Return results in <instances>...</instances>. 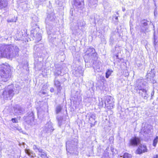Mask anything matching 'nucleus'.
Returning <instances> with one entry per match:
<instances>
[{"label":"nucleus","mask_w":158,"mask_h":158,"mask_svg":"<svg viewBox=\"0 0 158 158\" xmlns=\"http://www.w3.org/2000/svg\"><path fill=\"white\" fill-rule=\"evenodd\" d=\"M19 49L15 46L11 45H0V57H3L8 59L18 57L19 55Z\"/></svg>","instance_id":"obj_1"},{"label":"nucleus","mask_w":158,"mask_h":158,"mask_svg":"<svg viewBox=\"0 0 158 158\" xmlns=\"http://www.w3.org/2000/svg\"><path fill=\"white\" fill-rule=\"evenodd\" d=\"M60 65L56 66L53 71L55 78L54 80V85L56 87L57 94L60 93L62 89L61 84L62 81L64 82L66 79L61 75V68Z\"/></svg>","instance_id":"obj_2"},{"label":"nucleus","mask_w":158,"mask_h":158,"mask_svg":"<svg viewBox=\"0 0 158 158\" xmlns=\"http://www.w3.org/2000/svg\"><path fill=\"white\" fill-rule=\"evenodd\" d=\"M134 90L139 96L144 99H147L149 97L146 90L145 83L142 79H138L136 81Z\"/></svg>","instance_id":"obj_3"},{"label":"nucleus","mask_w":158,"mask_h":158,"mask_svg":"<svg viewBox=\"0 0 158 158\" xmlns=\"http://www.w3.org/2000/svg\"><path fill=\"white\" fill-rule=\"evenodd\" d=\"M97 55V53L93 47H90L87 49L85 54L84 56L85 67L89 68L92 66L93 60H95L98 59Z\"/></svg>","instance_id":"obj_4"},{"label":"nucleus","mask_w":158,"mask_h":158,"mask_svg":"<svg viewBox=\"0 0 158 158\" xmlns=\"http://www.w3.org/2000/svg\"><path fill=\"white\" fill-rule=\"evenodd\" d=\"M78 140L77 138H72L66 143V149L68 155H77Z\"/></svg>","instance_id":"obj_5"},{"label":"nucleus","mask_w":158,"mask_h":158,"mask_svg":"<svg viewBox=\"0 0 158 158\" xmlns=\"http://www.w3.org/2000/svg\"><path fill=\"white\" fill-rule=\"evenodd\" d=\"M0 75L2 81L4 82H6L9 79L11 76V70L9 65L3 64L1 65Z\"/></svg>","instance_id":"obj_6"},{"label":"nucleus","mask_w":158,"mask_h":158,"mask_svg":"<svg viewBox=\"0 0 158 158\" xmlns=\"http://www.w3.org/2000/svg\"><path fill=\"white\" fill-rule=\"evenodd\" d=\"M12 85H9L3 91L2 95L4 100H11L15 94Z\"/></svg>","instance_id":"obj_7"},{"label":"nucleus","mask_w":158,"mask_h":158,"mask_svg":"<svg viewBox=\"0 0 158 158\" xmlns=\"http://www.w3.org/2000/svg\"><path fill=\"white\" fill-rule=\"evenodd\" d=\"M23 118L25 123L28 125L32 126L35 124V115L33 111H29L24 116Z\"/></svg>","instance_id":"obj_8"},{"label":"nucleus","mask_w":158,"mask_h":158,"mask_svg":"<svg viewBox=\"0 0 158 158\" xmlns=\"http://www.w3.org/2000/svg\"><path fill=\"white\" fill-rule=\"evenodd\" d=\"M55 18V15L53 13L47 14L45 19V23L47 28H49V27H51V26H52L54 23Z\"/></svg>","instance_id":"obj_9"},{"label":"nucleus","mask_w":158,"mask_h":158,"mask_svg":"<svg viewBox=\"0 0 158 158\" xmlns=\"http://www.w3.org/2000/svg\"><path fill=\"white\" fill-rule=\"evenodd\" d=\"M142 130L145 134L152 135L153 133V126L150 124L145 123L142 125Z\"/></svg>","instance_id":"obj_10"},{"label":"nucleus","mask_w":158,"mask_h":158,"mask_svg":"<svg viewBox=\"0 0 158 158\" xmlns=\"http://www.w3.org/2000/svg\"><path fill=\"white\" fill-rule=\"evenodd\" d=\"M141 140L139 138L135 136L131 138L128 144L129 147H135L139 146L140 144Z\"/></svg>","instance_id":"obj_11"},{"label":"nucleus","mask_w":158,"mask_h":158,"mask_svg":"<svg viewBox=\"0 0 158 158\" xmlns=\"http://www.w3.org/2000/svg\"><path fill=\"white\" fill-rule=\"evenodd\" d=\"M33 149L37 153L38 155L40 157V158H47V154L45 151L38 146L35 145H33Z\"/></svg>","instance_id":"obj_12"},{"label":"nucleus","mask_w":158,"mask_h":158,"mask_svg":"<svg viewBox=\"0 0 158 158\" xmlns=\"http://www.w3.org/2000/svg\"><path fill=\"white\" fill-rule=\"evenodd\" d=\"M114 101L113 98L110 96H107L105 102V106L108 109L113 108Z\"/></svg>","instance_id":"obj_13"},{"label":"nucleus","mask_w":158,"mask_h":158,"mask_svg":"<svg viewBox=\"0 0 158 158\" xmlns=\"http://www.w3.org/2000/svg\"><path fill=\"white\" fill-rule=\"evenodd\" d=\"M120 33L118 32V30L114 31L112 33V36L110 39V44L112 45L114 42H116L120 39Z\"/></svg>","instance_id":"obj_14"},{"label":"nucleus","mask_w":158,"mask_h":158,"mask_svg":"<svg viewBox=\"0 0 158 158\" xmlns=\"http://www.w3.org/2000/svg\"><path fill=\"white\" fill-rule=\"evenodd\" d=\"M54 130L52 126V124L50 121H49L45 124V126L44 128L43 131L45 133H51Z\"/></svg>","instance_id":"obj_15"},{"label":"nucleus","mask_w":158,"mask_h":158,"mask_svg":"<svg viewBox=\"0 0 158 158\" xmlns=\"http://www.w3.org/2000/svg\"><path fill=\"white\" fill-rule=\"evenodd\" d=\"M148 151V149L146 145L140 144L136 149L135 153L136 154H141L143 153L147 152Z\"/></svg>","instance_id":"obj_16"},{"label":"nucleus","mask_w":158,"mask_h":158,"mask_svg":"<svg viewBox=\"0 0 158 158\" xmlns=\"http://www.w3.org/2000/svg\"><path fill=\"white\" fill-rule=\"evenodd\" d=\"M14 112L15 115H21L25 112L24 109L20 106L16 105L14 107Z\"/></svg>","instance_id":"obj_17"},{"label":"nucleus","mask_w":158,"mask_h":158,"mask_svg":"<svg viewBox=\"0 0 158 158\" xmlns=\"http://www.w3.org/2000/svg\"><path fill=\"white\" fill-rule=\"evenodd\" d=\"M72 71L73 74L75 77H80L81 75H83L84 71L81 67L79 66L78 68H75Z\"/></svg>","instance_id":"obj_18"},{"label":"nucleus","mask_w":158,"mask_h":158,"mask_svg":"<svg viewBox=\"0 0 158 158\" xmlns=\"http://www.w3.org/2000/svg\"><path fill=\"white\" fill-rule=\"evenodd\" d=\"M92 65L90 67H93L95 70H96L98 72L101 71L102 67V63L96 60H93L92 61Z\"/></svg>","instance_id":"obj_19"},{"label":"nucleus","mask_w":158,"mask_h":158,"mask_svg":"<svg viewBox=\"0 0 158 158\" xmlns=\"http://www.w3.org/2000/svg\"><path fill=\"white\" fill-rule=\"evenodd\" d=\"M151 22L146 19H143L140 21L141 26L143 31H147L148 29V25L150 24Z\"/></svg>","instance_id":"obj_20"},{"label":"nucleus","mask_w":158,"mask_h":158,"mask_svg":"<svg viewBox=\"0 0 158 158\" xmlns=\"http://www.w3.org/2000/svg\"><path fill=\"white\" fill-rule=\"evenodd\" d=\"M73 5L76 8L80 9V10L82 9L84 5L83 0H73Z\"/></svg>","instance_id":"obj_21"},{"label":"nucleus","mask_w":158,"mask_h":158,"mask_svg":"<svg viewBox=\"0 0 158 158\" xmlns=\"http://www.w3.org/2000/svg\"><path fill=\"white\" fill-rule=\"evenodd\" d=\"M153 45L156 52H158V29L157 33H154Z\"/></svg>","instance_id":"obj_22"},{"label":"nucleus","mask_w":158,"mask_h":158,"mask_svg":"<svg viewBox=\"0 0 158 158\" xmlns=\"http://www.w3.org/2000/svg\"><path fill=\"white\" fill-rule=\"evenodd\" d=\"M31 26L32 29L31 30V33L33 35V34H35V33L37 32V31L39 30V28L35 22H32L31 23Z\"/></svg>","instance_id":"obj_23"},{"label":"nucleus","mask_w":158,"mask_h":158,"mask_svg":"<svg viewBox=\"0 0 158 158\" xmlns=\"http://www.w3.org/2000/svg\"><path fill=\"white\" fill-rule=\"evenodd\" d=\"M77 24L78 29L81 30H83V28L84 27L86 23L84 20H81L77 21Z\"/></svg>","instance_id":"obj_24"},{"label":"nucleus","mask_w":158,"mask_h":158,"mask_svg":"<svg viewBox=\"0 0 158 158\" xmlns=\"http://www.w3.org/2000/svg\"><path fill=\"white\" fill-rule=\"evenodd\" d=\"M156 72L154 69H151V71L148 72L147 75L146 76V78H148L149 77H154L155 76Z\"/></svg>","instance_id":"obj_25"},{"label":"nucleus","mask_w":158,"mask_h":158,"mask_svg":"<svg viewBox=\"0 0 158 158\" xmlns=\"http://www.w3.org/2000/svg\"><path fill=\"white\" fill-rule=\"evenodd\" d=\"M59 126L60 127L61 125L65 123V120L62 117L58 116L56 117Z\"/></svg>","instance_id":"obj_26"},{"label":"nucleus","mask_w":158,"mask_h":158,"mask_svg":"<svg viewBox=\"0 0 158 158\" xmlns=\"http://www.w3.org/2000/svg\"><path fill=\"white\" fill-rule=\"evenodd\" d=\"M25 153L30 157L33 158L35 156V154L32 151L29 149H26L25 150Z\"/></svg>","instance_id":"obj_27"},{"label":"nucleus","mask_w":158,"mask_h":158,"mask_svg":"<svg viewBox=\"0 0 158 158\" xmlns=\"http://www.w3.org/2000/svg\"><path fill=\"white\" fill-rule=\"evenodd\" d=\"M88 6L93 8H95L97 6V2L94 1L93 0H90L89 2Z\"/></svg>","instance_id":"obj_28"},{"label":"nucleus","mask_w":158,"mask_h":158,"mask_svg":"<svg viewBox=\"0 0 158 158\" xmlns=\"http://www.w3.org/2000/svg\"><path fill=\"white\" fill-rule=\"evenodd\" d=\"M7 5L6 0H0V9L6 7Z\"/></svg>","instance_id":"obj_29"},{"label":"nucleus","mask_w":158,"mask_h":158,"mask_svg":"<svg viewBox=\"0 0 158 158\" xmlns=\"http://www.w3.org/2000/svg\"><path fill=\"white\" fill-rule=\"evenodd\" d=\"M35 33L36 34L35 35V37L34 35V34H32L33 35H32V34H31V36H33L34 37H35L36 39V40L38 41H39L41 39L42 36L41 34L39 32L36 33H36Z\"/></svg>","instance_id":"obj_30"},{"label":"nucleus","mask_w":158,"mask_h":158,"mask_svg":"<svg viewBox=\"0 0 158 158\" xmlns=\"http://www.w3.org/2000/svg\"><path fill=\"white\" fill-rule=\"evenodd\" d=\"M63 106L61 105H58L55 108V112L56 114H57L60 113L62 109Z\"/></svg>","instance_id":"obj_31"},{"label":"nucleus","mask_w":158,"mask_h":158,"mask_svg":"<svg viewBox=\"0 0 158 158\" xmlns=\"http://www.w3.org/2000/svg\"><path fill=\"white\" fill-rule=\"evenodd\" d=\"M93 98L91 97H87L84 98V101L86 103H92V101L93 100Z\"/></svg>","instance_id":"obj_32"},{"label":"nucleus","mask_w":158,"mask_h":158,"mask_svg":"<svg viewBox=\"0 0 158 158\" xmlns=\"http://www.w3.org/2000/svg\"><path fill=\"white\" fill-rule=\"evenodd\" d=\"M113 72V71L111 69H108L106 73V77L108 78L111 75L112 73Z\"/></svg>","instance_id":"obj_33"},{"label":"nucleus","mask_w":158,"mask_h":158,"mask_svg":"<svg viewBox=\"0 0 158 158\" xmlns=\"http://www.w3.org/2000/svg\"><path fill=\"white\" fill-rule=\"evenodd\" d=\"M96 118V115L94 113H91L90 115V118H89V120L90 122L93 121V120H95Z\"/></svg>","instance_id":"obj_34"},{"label":"nucleus","mask_w":158,"mask_h":158,"mask_svg":"<svg viewBox=\"0 0 158 158\" xmlns=\"http://www.w3.org/2000/svg\"><path fill=\"white\" fill-rule=\"evenodd\" d=\"M158 142V136H157L153 140V145L154 147H156V144Z\"/></svg>","instance_id":"obj_35"},{"label":"nucleus","mask_w":158,"mask_h":158,"mask_svg":"<svg viewBox=\"0 0 158 158\" xmlns=\"http://www.w3.org/2000/svg\"><path fill=\"white\" fill-rule=\"evenodd\" d=\"M97 150L98 152L99 153V154L103 153L104 151L103 149L101 148L100 146H99V147H98Z\"/></svg>","instance_id":"obj_36"},{"label":"nucleus","mask_w":158,"mask_h":158,"mask_svg":"<svg viewBox=\"0 0 158 158\" xmlns=\"http://www.w3.org/2000/svg\"><path fill=\"white\" fill-rule=\"evenodd\" d=\"M123 158H131V155L127 153H125L123 156Z\"/></svg>","instance_id":"obj_37"},{"label":"nucleus","mask_w":158,"mask_h":158,"mask_svg":"<svg viewBox=\"0 0 158 158\" xmlns=\"http://www.w3.org/2000/svg\"><path fill=\"white\" fill-rule=\"evenodd\" d=\"M50 27H49V28H47L46 27L47 33L49 35H51L52 33V31L51 30H52V26H51Z\"/></svg>","instance_id":"obj_38"},{"label":"nucleus","mask_w":158,"mask_h":158,"mask_svg":"<svg viewBox=\"0 0 158 158\" xmlns=\"http://www.w3.org/2000/svg\"><path fill=\"white\" fill-rule=\"evenodd\" d=\"M74 91L73 93L75 94V96H76L77 98L80 96V90L76 91L75 92Z\"/></svg>","instance_id":"obj_39"},{"label":"nucleus","mask_w":158,"mask_h":158,"mask_svg":"<svg viewBox=\"0 0 158 158\" xmlns=\"http://www.w3.org/2000/svg\"><path fill=\"white\" fill-rule=\"evenodd\" d=\"M151 82L153 84H155L156 83V81L154 79V77H149Z\"/></svg>","instance_id":"obj_40"},{"label":"nucleus","mask_w":158,"mask_h":158,"mask_svg":"<svg viewBox=\"0 0 158 158\" xmlns=\"http://www.w3.org/2000/svg\"><path fill=\"white\" fill-rule=\"evenodd\" d=\"M11 121L13 123H18V120L16 118H12Z\"/></svg>","instance_id":"obj_41"},{"label":"nucleus","mask_w":158,"mask_h":158,"mask_svg":"<svg viewBox=\"0 0 158 158\" xmlns=\"http://www.w3.org/2000/svg\"><path fill=\"white\" fill-rule=\"evenodd\" d=\"M97 17H98V15L96 14H94V18L93 21V22L95 23L96 20H98V19L96 18Z\"/></svg>","instance_id":"obj_42"},{"label":"nucleus","mask_w":158,"mask_h":158,"mask_svg":"<svg viewBox=\"0 0 158 158\" xmlns=\"http://www.w3.org/2000/svg\"><path fill=\"white\" fill-rule=\"evenodd\" d=\"M7 21L8 23H10V22H16V21L15 20L13 19H8L7 20Z\"/></svg>","instance_id":"obj_43"},{"label":"nucleus","mask_w":158,"mask_h":158,"mask_svg":"<svg viewBox=\"0 0 158 158\" xmlns=\"http://www.w3.org/2000/svg\"><path fill=\"white\" fill-rule=\"evenodd\" d=\"M44 111H43L42 112L41 114L39 111L38 112V114H39V115L40 116V117L41 116V114H42L43 115L44 114Z\"/></svg>","instance_id":"obj_44"},{"label":"nucleus","mask_w":158,"mask_h":158,"mask_svg":"<svg viewBox=\"0 0 158 158\" xmlns=\"http://www.w3.org/2000/svg\"><path fill=\"white\" fill-rule=\"evenodd\" d=\"M50 91L51 92H53L54 91V89L53 88H51L50 89Z\"/></svg>","instance_id":"obj_45"},{"label":"nucleus","mask_w":158,"mask_h":158,"mask_svg":"<svg viewBox=\"0 0 158 158\" xmlns=\"http://www.w3.org/2000/svg\"><path fill=\"white\" fill-rule=\"evenodd\" d=\"M8 36L7 34H6V35L4 36V38L5 39L7 40L8 39Z\"/></svg>","instance_id":"obj_46"},{"label":"nucleus","mask_w":158,"mask_h":158,"mask_svg":"<svg viewBox=\"0 0 158 158\" xmlns=\"http://www.w3.org/2000/svg\"><path fill=\"white\" fill-rule=\"evenodd\" d=\"M115 18V19L118 22V16H115L114 17V16H113V18Z\"/></svg>","instance_id":"obj_47"},{"label":"nucleus","mask_w":158,"mask_h":158,"mask_svg":"<svg viewBox=\"0 0 158 158\" xmlns=\"http://www.w3.org/2000/svg\"><path fill=\"white\" fill-rule=\"evenodd\" d=\"M153 158H158V155H156L153 157Z\"/></svg>","instance_id":"obj_48"},{"label":"nucleus","mask_w":158,"mask_h":158,"mask_svg":"<svg viewBox=\"0 0 158 158\" xmlns=\"http://www.w3.org/2000/svg\"><path fill=\"white\" fill-rule=\"evenodd\" d=\"M116 57V59H119V58H118V54H116L115 55Z\"/></svg>","instance_id":"obj_49"},{"label":"nucleus","mask_w":158,"mask_h":158,"mask_svg":"<svg viewBox=\"0 0 158 158\" xmlns=\"http://www.w3.org/2000/svg\"><path fill=\"white\" fill-rule=\"evenodd\" d=\"M40 1L41 2H44L45 1V0H40Z\"/></svg>","instance_id":"obj_50"},{"label":"nucleus","mask_w":158,"mask_h":158,"mask_svg":"<svg viewBox=\"0 0 158 158\" xmlns=\"http://www.w3.org/2000/svg\"><path fill=\"white\" fill-rule=\"evenodd\" d=\"M106 158H110V157H109L108 156V154H107L106 153Z\"/></svg>","instance_id":"obj_51"},{"label":"nucleus","mask_w":158,"mask_h":158,"mask_svg":"<svg viewBox=\"0 0 158 158\" xmlns=\"http://www.w3.org/2000/svg\"><path fill=\"white\" fill-rule=\"evenodd\" d=\"M72 14L73 13V12H73V9H72L70 10V13H71V12L72 11ZM70 14H71V13H70Z\"/></svg>","instance_id":"obj_52"},{"label":"nucleus","mask_w":158,"mask_h":158,"mask_svg":"<svg viewBox=\"0 0 158 158\" xmlns=\"http://www.w3.org/2000/svg\"><path fill=\"white\" fill-rule=\"evenodd\" d=\"M42 94H45V93L44 92H43Z\"/></svg>","instance_id":"obj_53"},{"label":"nucleus","mask_w":158,"mask_h":158,"mask_svg":"<svg viewBox=\"0 0 158 158\" xmlns=\"http://www.w3.org/2000/svg\"><path fill=\"white\" fill-rule=\"evenodd\" d=\"M115 50H116V48H118V47L117 48L116 47H115Z\"/></svg>","instance_id":"obj_54"},{"label":"nucleus","mask_w":158,"mask_h":158,"mask_svg":"<svg viewBox=\"0 0 158 158\" xmlns=\"http://www.w3.org/2000/svg\"><path fill=\"white\" fill-rule=\"evenodd\" d=\"M125 10V9H123V11H124Z\"/></svg>","instance_id":"obj_55"},{"label":"nucleus","mask_w":158,"mask_h":158,"mask_svg":"<svg viewBox=\"0 0 158 158\" xmlns=\"http://www.w3.org/2000/svg\"><path fill=\"white\" fill-rule=\"evenodd\" d=\"M47 158H48V157H47Z\"/></svg>","instance_id":"obj_56"}]
</instances>
